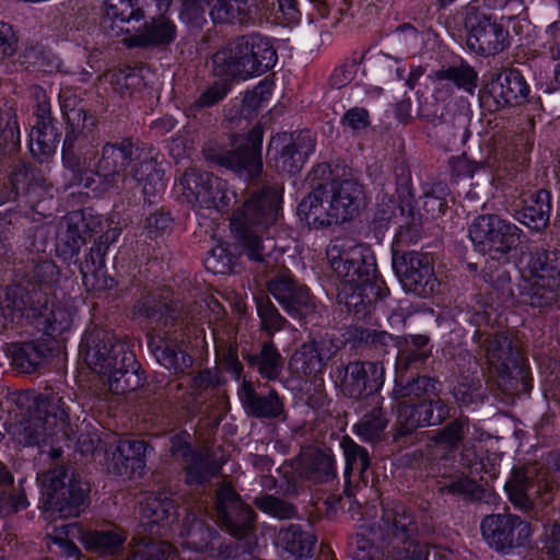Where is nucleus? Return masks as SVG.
<instances>
[{"instance_id":"nucleus-1","label":"nucleus","mask_w":560,"mask_h":560,"mask_svg":"<svg viewBox=\"0 0 560 560\" xmlns=\"http://www.w3.org/2000/svg\"><path fill=\"white\" fill-rule=\"evenodd\" d=\"M282 201L281 187H267L254 191L242 208L233 213L231 229L253 260H260L265 253L261 244L268 230L279 219Z\"/></svg>"},{"instance_id":"nucleus-2","label":"nucleus","mask_w":560,"mask_h":560,"mask_svg":"<svg viewBox=\"0 0 560 560\" xmlns=\"http://www.w3.org/2000/svg\"><path fill=\"white\" fill-rule=\"evenodd\" d=\"M86 362L95 372L107 376L108 390L114 395H124L141 384L140 375L129 369L135 363V355L120 340L109 338L90 350Z\"/></svg>"},{"instance_id":"nucleus-3","label":"nucleus","mask_w":560,"mask_h":560,"mask_svg":"<svg viewBox=\"0 0 560 560\" xmlns=\"http://www.w3.org/2000/svg\"><path fill=\"white\" fill-rule=\"evenodd\" d=\"M327 260L331 269L347 287L353 291H363L375 275V258L371 249L352 241L336 240L326 250ZM361 295V292H359Z\"/></svg>"},{"instance_id":"nucleus-4","label":"nucleus","mask_w":560,"mask_h":560,"mask_svg":"<svg viewBox=\"0 0 560 560\" xmlns=\"http://www.w3.org/2000/svg\"><path fill=\"white\" fill-rule=\"evenodd\" d=\"M66 470L61 466L37 476L43 497V513L47 520L77 517L81 512L86 488L77 480L66 483Z\"/></svg>"},{"instance_id":"nucleus-5","label":"nucleus","mask_w":560,"mask_h":560,"mask_svg":"<svg viewBox=\"0 0 560 560\" xmlns=\"http://www.w3.org/2000/svg\"><path fill=\"white\" fill-rule=\"evenodd\" d=\"M476 250L500 260L520 243V229L499 215H479L469 228Z\"/></svg>"},{"instance_id":"nucleus-6","label":"nucleus","mask_w":560,"mask_h":560,"mask_svg":"<svg viewBox=\"0 0 560 560\" xmlns=\"http://www.w3.org/2000/svg\"><path fill=\"white\" fill-rule=\"evenodd\" d=\"M175 192L194 207L220 210L235 197L225 180L207 172L187 171L174 186Z\"/></svg>"},{"instance_id":"nucleus-7","label":"nucleus","mask_w":560,"mask_h":560,"mask_svg":"<svg viewBox=\"0 0 560 560\" xmlns=\"http://www.w3.org/2000/svg\"><path fill=\"white\" fill-rule=\"evenodd\" d=\"M314 150L315 139L310 131L278 133L269 142L268 163L278 172L293 174Z\"/></svg>"},{"instance_id":"nucleus-8","label":"nucleus","mask_w":560,"mask_h":560,"mask_svg":"<svg viewBox=\"0 0 560 560\" xmlns=\"http://www.w3.org/2000/svg\"><path fill=\"white\" fill-rule=\"evenodd\" d=\"M396 272L406 292L428 298L435 291L438 280L433 259L427 253L409 252L394 261Z\"/></svg>"},{"instance_id":"nucleus-9","label":"nucleus","mask_w":560,"mask_h":560,"mask_svg":"<svg viewBox=\"0 0 560 560\" xmlns=\"http://www.w3.org/2000/svg\"><path fill=\"white\" fill-rule=\"evenodd\" d=\"M481 532L488 544L500 551L524 546L532 534L528 523L512 514L488 515L481 522Z\"/></svg>"},{"instance_id":"nucleus-10","label":"nucleus","mask_w":560,"mask_h":560,"mask_svg":"<svg viewBox=\"0 0 560 560\" xmlns=\"http://www.w3.org/2000/svg\"><path fill=\"white\" fill-rule=\"evenodd\" d=\"M529 94V86L524 77L515 69H505L487 82L482 102L490 109L497 110L505 106L524 103Z\"/></svg>"},{"instance_id":"nucleus-11","label":"nucleus","mask_w":560,"mask_h":560,"mask_svg":"<svg viewBox=\"0 0 560 560\" xmlns=\"http://www.w3.org/2000/svg\"><path fill=\"white\" fill-rule=\"evenodd\" d=\"M261 144L262 129L255 127L248 133L246 143L224 155L220 162L244 179L255 178L262 171Z\"/></svg>"},{"instance_id":"nucleus-12","label":"nucleus","mask_w":560,"mask_h":560,"mask_svg":"<svg viewBox=\"0 0 560 560\" xmlns=\"http://www.w3.org/2000/svg\"><path fill=\"white\" fill-rule=\"evenodd\" d=\"M508 32L495 21L485 15L469 20L467 45L476 52L495 55L508 46Z\"/></svg>"},{"instance_id":"nucleus-13","label":"nucleus","mask_w":560,"mask_h":560,"mask_svg":"<svg viewBox=\"0 0 560 560\" xmlns=\"http://www.w3.org/2000/svg\"><path fill=\"white\" fill-rule=\"evenodd\" d=\"M556 253L537 252L530 256L524 280L533 295L539 290L560 291V262Z\"/></svg>"},{"instance_id":"nucleus-14","label":"nucleus","mask_w":560,"mask_h":560,"mask_svg":"<svg viewBox=\"0 0 560 560\" xmlns=\"http://www.w3.org/2000/svg\"><path fill=\"white\" fill-rule=\"evenodd\" d=\"M218 512L228 530L235 537L246 536L254 521L253 510L229 486L218 491Z\"/></svg>"},{"instance_id":"nucleus-15","label":"nucleus","mask_w":560,"mask_h":560,"mask_svg":"<svg viewBox=\"0 0 560 560\" xmlns=\"http://www.w3.org/2000/svg\"><path fill=\"white\" fill-rule=\"evenodd\" d=\"M447 413V407L441 400L421 402L415 407L400 406L396 436L407 435L419 427L436 425Z\"/></svg>"},{"instance_id":"nucleus-16","label":"nucleus","mask_w":560,"mask_h":560,"mask_svg":"<svg viewBox=\"0 0 560 560\" xmlns=\"http://www.w3.org/2000/svg\"><path fill=\"white\" fill-rule=\"evenodd\" d=\"M269 291L294 318H304L313 311L308 290L295 285L289 275H282L271 281Z\"/></svg>"},{"instance_id":"nucleus-17","label":"nucleus","mask_w":560,"mask_h":560,"mask_svg":"<svg viewBox=\"0 0 560 560\" xmlns=\"http://www.w3.org/2000/svg\"><path fill=\"white\" fill-rule=\"evenodd\" d=\"M332 223L352 219L359 211L362 188L358 183L343 180L327 186Z\"/></svg>"},{"instance_id":"nucleus-18","label":"nucleus","mask_w":560,"mask_h":560,"mask_svg":"<svg viewBox=\"0 0 560 560\" xmlns=\"http://www.w3.org/2000/svg\"><path fill=\"white\" fill-rule=\"evenodd\" d=\"M384 380L383 365L376 362H351L347 365L343 388L349 396L355 397L365 390H377Z\"/></svg>"},{"instance_id":"nucleus-19","label":"nucleus","mask_w":560,"mask_h":560,"mask_svg":"<svg viewBox=\"0 0 560 560\" xmlns=\"http://www.w3.org/2000/svg\"><path fill=\"white\" fill-rule=\"evenodd\" d=\"M242 56H252L253 61L242 65L245 74H264L277 63L278 56L271 43L259 35L241 37V46L237 50Z\"/></svg>"},{"instance_id":"nucleus-20","label":"nucleus","mask_w":560,"mask_h":560,"mask_svg":"<svg viewBox=\"0 0 560 560\" xmlns=\"http://www.w3.org/2000/svg\"><path fill=\"white\" fill-rule=\"evenodd\" d=\"M298 214L310 226L332 225L327 186H319L303 198L298 207Z\"/></svg>"},{"instance_id":"nucleus-21","label":"nucleus","mask_w":560,"mask_h":560,"mask_svg":"<svg viewBox=\"0 0 560 560\" xmlns=\"http://www.w3.org/2000/svg\"><path fill=\"white\" fill-rule=\"evenodd\" d=\"M145 444L141 441H119L113 453V470L133 477L144 468Z\"/></svg>"},{"instance_id":"nucleus-22","label":"nucleus","mask_w":560,"mask_h":560,"mask_svg":"<svg viewBox=\"0 0 560 560\" xmlns=\"http://www.w3.org/2000/svg\"><path fill=\"white\" fill-rule=\"evenodd\" d=\"M241 46V38L229 44L225 48L219 50L213 56V70L218 77L222 78H237L247 80L259 74H245L242 72V65L246 61H253L252 56H242L237 52Z\"/></svg>"},{"instance_id":"nucleus-23","label":"nucleus","mask_w":560,"mask_h":560,"mask_svg":"<svg viewBox=\"0 0 560 560\" xmlns=\"http://www.w3.org/2000/svg\"><path fill=\"white\" fill-rule=\"evenodd\" d=\"M40 110L39 120L30 132V150L34 156L44 159L55 153L58 140L50 124L48 109L43 105Z\"/></svg>"},{"instance_id":"nucleus-24","label":"nucleus","mask_w":560,"mask_h":560,"mask_svg":"<svg viewBox=\"0 0 560 560\" xmlns=\"http://www.w3.org/2000/svg\"><path fill=\"white\" fill-rule=\"evenodd\" d=\"M238 396L246 411L253 416L277 417L282 411V402L276 393L270 392L266 397L256 396L249 382L242 383Z\"/></svg>"},{"instance_id":"nucleus-25","label":"nucleus","mask_w":560,"mask_h":560,"mask_svg":"<svg viewBox=\"0 0 560 560\" xmlns=\"http://www.w3.org/2000/svg\"><path fill=\"white\" fill-rule=\"evenodd\" d=\"M132 149L130 142H122L120 145H105L98 163L97 176L107 179L109 176L125 171L131 162Z\"/></svg>"},{"instance_id":"nucleus-26","label":"nucleus","mask_w":560,"mask_h":560,"mask_svg":"<svg viewBox=\"0 0 560 560\" xmlns=\"http://www.w3.org/2000/svg\"><path fill=\"white\" fill-rule=\"evenodd\" d=\"M551 210L550 195L541 189L535 197L520 211L517 219L520 222L532 230L539 231L547 226Z\"/></svg>"},{"instance_id":"nucleus-27","label":"nucleus","mask_w":560,"mask_h":560,"mask_svg":"<svg viewBox=\"0 0 560 560\" xmlns=\"http://www.w3.org/2000/svg\"><path fill=\"white\" fill-rule=\"evenodd\" d=\"M62 110L65 118L70 128V135L67 136L63 148L71 145L73 140L85 130H89L93 125L94 120L92 116H89L83 106L77 105L74 101L67 98L62 102ZM63 162L70 166L71 161H68L66 150L63 149Z\"/></svg>"},{"instance_id":"nucleus-28","label":"nucleus","mask_w":560,"mask_h":560,"mask_svg":"<svg viewBox=\"0 0 560 560\" xmlns=\"http://www.w3.org/2000/svg\"><path fill=\"white\" fill-rule=\"evenodd\" d=\"M354 560H422L421 553L410 546L401 549L392 548L388 550H381L373 546H368V542L357 535V550L353 552Z\"/></svg>"},{"instance_id":"nucleus-29","label":"nucleus","mask_w":560,"mask_h":560,"mask_svg":"<svg viewBox=\"0 0 560 560\" xmlns=\"http://www.w3.org/2000/svg\"><path fill=\"white\" fill-rule=\"evenodd\" d=\"M153 354L160 365L174 374L183 373L191 365V358L177 343L170 340L153 341Z\"/></svg>"},{"instance_id":"nucleus-30","label":"nucleus","mask_w":560,"mask_h":560,"mask_svg":"<svg viewBox=\"0 0 560 560\" xmlns=\"http://www.w3.org/2000/svg\"><path fill=\"white\" fill-rule=\"evenodd\" d=\"M278 544L292 556L304 558L310 556L315 544V537L298 525L282 528L278 534Z\"/></svg>"},{"instance_id":"nucleus-31","label":"nucleus","mask_w":560,"mask_h":560,"mask_svg":"<svg viewBox=\"0 0 560 560\" xmlns=\"http://www.w3.org/2000/svg\"><path fill=\"white\" fill-rule=\"evenodd\" d=\"M139 514L142 521H147L145 525L151 526L160 524L174 510L173 502L161 493H144L139 500Z\"/></svg>"},{"instance_id":"nucleus-32","label":"nucleus","mask_w":560,"mask_h":560,"mask_svg":"<svg viewBox=\"0 0 560 560\" xmlns=\"http://www.w3.org/2000/svg\"><path fill=\"white\" fill-rule=\"evenodd\" d=\"M336 349L337 346L329 340L306 342L293 354L292 363H302V369H315L329 359Z\"/></svg>"},{"instance_id":"nucleus-33","label":"nucleus","mask_w":560,"mask_h":560,"mask_svg":"<svg viewBox=\"0 0 560 560\" xmlns=\"http://www.w3.org/2000/svg\"><path fill=\"white\" fill-rule=\"evenodd\" d=\"M210 8V15L214 22H242L247 10L248 0H201Z\"/></svg>"},{"instance_id":"nucleus-34","label":"nucleus","mask_w":560,"mask_h":560,"mask_svg":"<svg viewBox=\"0 0 560 560\" xmlns=\"http://www.w3.org/2000/svg\"><path fill=\"white\" fill-rule=\"evenodd\" d=\"M179 536L184 548L201 551L209 546L213 533L202 521L192 518L183 525Z\"/></svg>"},{"instance_id":"nucleus-35","label":"nucleus","mask_w":560,"mask_h":560,"mask_svg":"<svg viewBox=\"0 0 560 560\" xmlns=\"http://www.w3.org/2000/svg\"><path fill=\"white\" fill-rule=\"evenodd\" d=\"M125 540L126 537L116 530L90 532L83 536L86 547L102 555L115 553Z\"/></svg>"},{"instance_id":"nucleus-36","label":"nucleus","mask_w":560,"mask_h":560,"mask_svg":"<svg viewBox=\"0 0 560 560\" xmlns=\"http://www.w3.org/2000/svg\"><path fill=\"white\" fill-rule=\"evenodd\" d=\"M46 358L45 349L36 342H25L14 350L13 360L24 373L34 372Z\"/></svg>"},{"instance_id":"nucleus-37","label":"nucleus","mask_w":560,"mask_h":560,"mask_svg":"<svg viewBox=\"0 0 560 560\" xmlns=\"http://www.w3.org/2000/svg\"><path fill=\"white\" fill-rule=\"evenodd\" d=\"M382 521L386 529L394 535L398 532H407L412 525L411 516L400 502H390L383 508Z\"/></svg>"},{"instance_id":"nucleus-38","label":"nucleus","mask_w":560,"mask_h":560,"mask_svg":"<svg viewBox=\"0 0 560 560\" xmlns=\"http://www.w3.org/2000/svg\"><path fill=\"white\" fill-rule=\"evenodd\" d=\"M510 500L521 509L527 510L532 506L530 486L522 470H515L510 481L504 486Z\"/></svg>"},{"instance_id":"nucleus-39","label":"nucleus","mask_w":560,"mask_h":560,"mask_svg":"<svg viewBox=\"0 0 560 560\" xmlns=\"http://www.w3.org/2000/svg\"><path fill=\"white\" fill-rule=\"evenodd\" d=\"M72 325V312L65 305L52 306L45 316L44 330L50 337H57L68 331Z\"/></svg>"},{"instance_id":"nucleus-40","label":"nucleus","mask_w":560,"mask_h":560,"mask_svg":"<svg viewBox=\"0 0 560 560\" xmlns=\"http://www.w3.org/2000/svg\"><path fill=\"white\" fill-rule=\"evenodd\" d=\"M133 177L142 183V190L147 196H154L165 188L163 173L155 167L152 161L142 163Z\"/></svg>"},{"instance_id":"nucleus-41","label":"nucleus","mask_w":560,"mask_h":560,"mask_svg":"<svg viewBox=\"0 0 560 560\" xmlns=\"http://www.w3.org/2000/svg\"><path fill=\"white\" fill-rule=\"evenodd\" d=\"M435 75L438 80L451 81L467 92H472L476 88L477 74L474 69L467 65H460L458 67L438 71Z\"/></svg>"},{"instance_id":"nucleus-42","label":"nucleus","mask_w":560,"mask_h":560,"mask_svg":"<svg viewBox=\"0 0 560 560\" xmlns=\"http://www.w3.org/2000/svg\"><path fill=\"white\" fill-rule=\"evenodd\" d=\"M340 445L346 457V471L358 469L363 474L370 466V458L366 450L358 445L350 438H343Z\"/></svg>"},{"instance_id":"nucleus-43","label":"nucleus","mask_w":560,"mask_h":560,"mask_svg":"<svg viewBox=\"0 0 560 560\" xmlns=\"http://www.w3.org/2000/svg\"><path fill=\"white\" fill-rule=\"evenodd\" d=\"M205 266L212 273H230L233 270L234 258L226 246L219 244L209 252L205 259Z\"/></svg>"},{"instance_id":"nucleus-44","label":"nucleus","mask_w":560,"mask_h":560,"mask_svg":"<svg viewBox=\"0 0 560 560\" xmlns=\"http://www.w3.org/2000/svg\"><path fill=\"white\" fill-rule=\"evenodd\" d=\"M386 420L381 411L364 417L353 428L354 433L366 442H372L385 430Z\"/></svg>"},{"instance_id":"nucleus-45","label":"nucleus","mask_w":560,"mask_h":560,"mask_svg":"<svg viewBox=\"0 0 560 560\" xmlns=\"http://www.w3.org/2000/svg\"><path fill=\"white\" fill-rule=\"evenodd\" d=\"M281 358L271 345H265L258 358L259 373L266 378H276L281 369Z\"/></svg>"},{"instance_id":"nucleus-46","label":"nucleus","mask_w":560,"mask_h":560,"mask_svg":"<svg viewBox=\"0 0 560 560\" xmlns=\"http://www.w3.org/2000/svg\"><path fill=\"white\" fill-rule=\"evenodd\" d=\"M257 312L264 329L273 332L281 328L283 319L268 299H257Z\"/></svg>"},{"instance_id":"nucleus-47","label":"nucleus","mask_w":560,"mask_h":560,"mask_svg":"<svg viewBox=\"0 0 560 560\" xmlns=\"http://www.w3.org/2000/svg\"><path fill=\"white\" fill-rule=\"evenodd\" d=\"M255 502L259 510L273 517L288 518L293 515L292 506L275 497L262 495L256 498Z\"/></svg>"},{"instance_id":"nucleus-48","label":"nucleus","mask_w":560,"mask_h":560,"mask_svg":"<svg viewBox=\"0 0 560 560\" xmlns=\"http://www.w3.org/2000/svg\"><path fill=\"white\" fill-rule=\"evenodd\" d=\"M173 548L166 542L148 544L142 549H137L132 560H168L173 556Z\"/></svg>"},{"instance_id":"nucleus-49","label":"nucleus","mask_w":560,"mask_h":560,"mask_svg":"<svg viewBox=\"0 0 560 560\" xmlns=\"http://www.w3.org/2000/svg\"><path fill=\"white\" fill-rule=\"evenodd\" d=\"M272 88L270 82H260L254 90L246 93L244 106L249 109H258L268 104L272 96Z\"/></svg>"},{"instance_id":"nucleus-50","label":"nucleus","mask_w":560,"mask_h":560,"mask_svg":"<svg viewBox=\"0 0 560 560\" xmlns=\"http://www.w3.org/2000/svg\"><path fill=\"white\" fill-rule=\"evenodd\" d=\"M75 529L73 524L62 525L60 528H56L54 533L50 535V540L58 548L60 553L65 556H73L78 552L77 546L68 539V536L72 530Z\"/></svg>"},{"instance_id":"nucleus-51","label":"nucleus","mask_w":560,"mask_h":560,"mask_svg":"<svg viewBox=\"0 0 560 560\" xmlns=\"http://www.w3.org/2000/svg\"><path fill=\"white\" fill-rule=\"evenodd\" d=\"M228 94V88L225 82H215L209 86L195 103L196 107L211 106L222 100Z\"/></svg>"},{"instance_id":"nucleus-52","label":"nucleus","mask_w":560,"mask_h":560,"mask_svg":"<svg viewBox=\"0 0 560 560\" xmlns=\"http://www.w3.org/2000/svg\"><path fill=\"white\" fill-rule=\"evenodd\" d=\"M16 49V37L7 23H0V60L10 57Z\"/></svg>"},{"instance_id":"nucleus-53","label":"nucleus","mask_w":560,"mask_h":560,"mask_svg":"<svg viewBox=\"0 0 560 560\" xmlns=\"http://www.w3.org/2000/svg\"><path fill=\"white\" fill-rule=\"evenodd\" d=\"M342 124L352 130H362L368 127L369 114L364 108L354 107L349 109L342 117Z\"/></svg>"},{"instance_id":"nucleus-54","label":"nucleus","mask_w":560,"mask_h":560,"mask_svg":"<svg viewBox=\"0 0 560 560\" xmlns=\"http://www.w3.org/2000/svg\"><path fill=\"white\" fill-rule=\"evenodd\" d=\"M20 141V130L16 120L10 118L0 132V152L15 147Z\"/></svg>"},{"instance_id":"nucleus-55","label":"nucleus","mask_w":560,"mask_h":560,"mask_svg":"<svg viewBox=\"0 0 560 560\" xmlns=\"http://www.w3.org/2000/svg\"><path fill=\"white\" fill-rule=\"evenodd\" d=\"M210 476L214 475L218 471V466H213L210 468ZM209 478L208 470L206 469V465L203 459L199 458L195 465H191L187 468V482L192 483H202L207 481Z\"/></svg>"},{"instance_id":"nucleus-56","label":"nucleus","mask_w":560,"mask_h":560,"mask_svg":"<svg viewBox=\"0 0 560 560\" xmlns=\"http://www.w3.org/2000/svg\"><path fill=\"white\" fill-rule=\"evenodd\" d=\"M314 458L316 460L314 468L316 471L326 477L335 475V462L330 455L323 452H315Z\"/></svg>"},{"instance_id":"nucleus-57","label":"nucleus","mask_w":560,"mask_h":560,"mask_svg":"<svg viewBox=\"0 0 560 560\" xmlns=\"http://www.w3.org/2000/svg\"><path fill=\"white\" fill-rule=\"evenodd\" d=\"M203 18V8L201 7V2L198 4V8H192V2L190 0H185L183 4V10L180 12V19L185 23H191L194 21H199Z\"/></svg>"},{"instance_id":"nucleus-58","label":"nucleus","mask_w":560,"mask_h":560,"mask_svg":"<svg viewBox=\"0 0 560 560\" xmlns=\"http://www.w3.org/2000/svg\"><path fill=\"white\" fill-rule=\"evenodd\" d=\"M491 282L493 287L498 290H502V294L512 295V290L510 288L511 278L505 270H497V278L493 279L491 277Z\"/></svg>"},{"instance_id":"nucleus-59","label":"nucleus","mask_w":560,"mask_h":560,"mask_svg":"<svg viewBox=\"0 0 560 560\" xmlns=\"http://www.w3.org/2000/svg\"><path fill=\"white\" fill-rule=\"evenodd\" d=\"M463 435V427L458 423L451 424L441 432V441L447 444H454L460 440Z\"/></svg>"},{"instance_id":"nucleus-60","label":"nucleus","mask_w":560,"mask_h":560,"mask_svg":"<svg viewBox=\"0 0 560 560\" xmlns=\"http://www.w3.org/2000/svg\"><path fill=\"white\" fill-rule=\"evenodd\" d=\"M223 366L233 377L238 380L242 372V364L233 352L229 351L224 354Z\"/></svg>"},{"instance_id":"nucleus-61","label":"nucleus","mask_w":560,"mask_h":560,"mask_svg":"<svg viewBox=\"0 0 560 560\" xmlns=\"http://www.w3.org/2000/svg\"><path fill=\"white\" fill-rule=\"evenodd\" d=\"M279 9L288 22H294L299 18V12L294 0H278Z\"/></svg>"},{"instance_id":"nucleus-62","label":"nucleus","mask_w":560,"mask_h":560,"mask_svg":"<svg viewBox=\"0 0 560 560\" xmlns=\"http://www.w3.org/2000/svg\"><path fill=\"white\" fill-rule=\"evenodd\" d=\"M551 540L549 550L552 557L560 560V526H555L551 530Z\"/></svg>"},{"instance_id":"nucleus-63","label":"nucleus","mask_w":560,"mask_h":560,"mask_svg":"<svg viewBox=\"0 0 560 560\" xmlns=\"http://www.w3.org/2000/svg\"><path fill=\"white\" fill-rule=\"evenodd\" d=\"M454 395L459 405L468 407L474 402V395L468 393V388H466L464 385L458 386L455 389Z\"/></svg>"},{"instance_id":"nucleus-64","label":"nucleus","mask_w":560,"mask_h":560,"mask_svg":"<svg viewBox=\"0 0 560 560\" xmlns=\"http://www.w3.org/2000/svg\"><path fill=\"white\" fill-rule=\"evenodd\" d=\"M475 488V483L467 478L460 479L457 482L451 485L450 491L452 492H458V493H466L471 492Z\"/></svg>"}]
</instances>
